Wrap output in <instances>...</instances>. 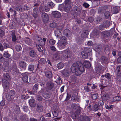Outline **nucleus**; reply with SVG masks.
<instances>
[{"instance_id":"nucleus-39","label":"nucleus","mask_w":121,"mask_h":121,"mask_svg":"<svg viewBox=\"0 0 121 121\" xmlns=\"http://www.w3.org/2000/svg\"><path fill=\"white\" fill-rule=\"evenodd\" d=\"M71 7H69L68 6H65L63 8L64 10V11L66 12L67 13H68L70 11V9Z\"/></svg>"},{"instance_id":"nucleus-40","label":"nucleus","mask_w":121,"mask_h":121,"mask_svg":"<svg viewBox=\"0 0 121 121\" xmlns=\"http://www.w3.org/2000/svg\"><path fill=\"white\" fill-rule=\"evenodd\" d=\"M47 85L48 88L49 89L51 90L53 88V84L52 83H48Z\"/></svg>"},{"instance_id":"nucleus-45","label":"nucleus","mask_w":121,"mask_h":121,"mask_svg":"<svg viewBox=\"0 0 121 121\" xmlns=\"http://www.w3.org/2000/svg\"><path fill=\"white\" fill-rule=\"evenodd\" d=\"M114 106V105H105V107L107 109H108V110L112 108Z\"/></svg>"},{"instance_id":"nucleus-37","label":"nucleus","mask_w":121,"mask_h":121,"mask_svg":"<svg viewBox=\"0 0 121 121\" xmlns=\"http://www.w3.org/2000/svg\"><path fill=\"white\" fill-rule=\"evenodd\" d=\"M121 99V98L119 96H116L114 97L113 98V100L114 102L118 101Z\"/></svg>"},{"instance_id":"nucleus-52","label":"nucleus","mask_w":121,"mask_h":121,"mask_svg":"<svg viewBox=\"0 0 121 121\" xmlns=\"http://www.w3.org/2000/svg\"><path fill=\"white\" fill-rule=\"evenodd\" d=\"M16 112L17 113H19L20 112V110L19 107L18 106L16 105L15 109Z\"/></svg>"},{"instance_id":"nucleus-38","label":"nucleus","mask_w":121,"mask_h":121,"mask_svg":"<svg viewBox=\"0 0 121 121\" xmlns=\"http://www.w3.org/2000/svg\"><path fill=\"white\" fill-rule=\"evenodd\" d=\"M4 79L6 80V81H8V80L10 78L9 74L7 73H6L5 74H4Z\"/></svg>"},{"instance_id":"nucleus-34","label":"nucleus","mask_w":121,"mask_h":121,"mask_svg":"<svg viewBox=\"0 0 121 121\" xmlns=\"http://www.w3.org/2000/svg\"><path fill=\"white\" fill-rule=\"evenodd\" d=\"M64 66V64L60 62L57 65V67L58 69H60L63 68Z\"/></svg>"},{"instance_id":"nucleus-53","label":"nucleus","mask_w":121,"mask_h":121,"mask_svg":"<svg viewBox=\"0 0 121 121\" xmlns=\"http://www.w3.org/2000/svg\"><path fill=\"white\" fill-rule=\"evenodd\" d=\"M4 31L0 29V36L1 37H2L4 35Z\"/></svg>"},{"instance_id":"nucleus-3","label":"nucleus","mask_w":121,"mask_h":121,"mask_svg":"<svg viewBox=\"0 0 121 121\" xmlns=\"http://www.w3.org/2000/svg\"><path fill=\"white\" fill-rule=\"evenodd\" d=\"M66 39V38L65 36H63L60 38L59 42L60 46L63 47L67 45V43Z\"/></svg>"},{"instance_id":"nucleus-13","label":"nucleus","mask_w":121,"mask_h":121,"mask_svg":"<svg viewBox=\"0 0 121 121\" xmlns=\"http://www.w3.org/2000/svg\"><path fill=\"white\" fill-rule=\"evenodd\" d=\"M29 103L30 107H31L34 108L36 105L35 100L34 99H30L29 100Z\"/></svg>"},{"instance_id":"nucleus-63","label":"nucleus","mask_w":121,"mask_h":121,"mask_svg":"<svg viewBox=\"0 0 121 121\" xmlns=\"http://www.w3.org/2000/svg\"><path fill=\"white\" fill-rule=\"evenodd\" d=\"M37 99L39 101H40L42 100V97L40 96L39 95L37 96Z\"/></svg>"},{"instance_id":"nucleus-28","label":"nucleus","mask_w":121,"mask_h":121,"mask_svg":"<svg viewBox=\"0 0 121 121\" xmlns=\"http://www.w3.org/2000/svg\"><path fill=\"white\" fill-rule=\"evenodd\" d=\"M83 64L85 67L87 68H90L91 66L90 63L87 61H85L84 62Z\"/></svg>"},{"instance_id":"nucleus-17","label":"nucleus","mask_w":121,"mask_h":121,"mask_svg":"<svg viewBox=\"0 0 121 121\" xmlns=\"http://www.w3.org/2000/svg\"><path fill=\"white\" fill-rule=\"evenodd\" d=\"M38 88V85L35 84L33 86V91H30V94H34L35 92H37V90Z\"/></svg>"},{"instance_id":"nucleus-25","label":"nucleus","mask_w":121,"mask_h":121,"mask_svg":"<svg viewBox=\"0 0 121 121\" xmlns=\"http://www.w3.org/2000/svg\"><path fill=\"white\" fill-rule=\"evenodd\" d=\"M11 32L12 33L11 35L12 36V41L15 42L17 39L15 35V31L14 30H13L11 31Z\"/></svg>"},{"instance_id":"nucleus-57","label":"nucleus","mask_w":121,"mask_h":121,"mask_svg":"<svg viewBox=\"0 0 121 121\" xmlns=\"http://www.w3.org/2000/svg\"><path fill=\"white\" fill-rule=\"evenodd\" d=\"M88 21L90 22H92L94 21V19L92 17H89L88 19Z\"/></svg>"},{"instance_id":"nucleus-44","label":"nucleus","mask_w":121,"mask_h":121,"mask_svg":"<svg viewBox=\"0 0 121 121\" xmlns=\"http://www.w3.org/2000/svg\"><path fill=\"white\" fill-rule=\"evenodd\" d=\"M103 98L104 100L108 99L109 98L108 95L107 94H104L103 95Z\"/></svg>"},{"instance_id":"nucleus-54","label":"nucleus","mask_w":121,"mask_h":121,"mask_svg":"<svg viewBox=\"0 0 121 121\" xmlns=\"http://www.w3.org/2000/svg\"><path fill=\"white\" fill-rule=\"evenodd\" d=\"M39 62L41 64H43L45 62V60L44 58H42L39 60Z\"/></svg>"},{"instance_id":"nucleus-42","label":"nucleus","mask_w":121,"mask_h":121,"mask_svg":"<svg viewBox=\"0 0 121 121\" xmlns=\"http://www.w3.org/2000/svg\"><path fill=\"white\" fill-rule=\"evenodd\" d=\"M22 48L21 46L19 45H17L16 46V50L19 52L22 49Z\"/></svg>"},{"instance_id":"nucleus-8","label":"nucleus","mask_w":121,"mask_h":121,"mask_svg":"<svg viewBox=\"0 0 121 121\" xmlns=\"http://www.w3.org/2000/svg\"><path fill=\"white\" fill-rule=\"evenodd\" d=\"M28 74V73L27 72L23 73H22L21 75L22 76V80L24 82H27Z\"/></svg>"},{"instance_id":"nucleus-32","label":"nucleus","mask_w":121,"mask_h":121,"mask_svg":"<svg viewBox=\"0 0 121 121\" xmlns=\"http://www.w3.org/2000/svg\"><path fill=\"white\" fill-rule=\"evenodd\" d=\"M34 69V66L32 65H30L28 66V70L30 71H32Z\"/></svg>"},{"instance_id":"nucleus-26","label":"nucleus","mask_w":121,"mask_h":121,"mask_svg":"<svg viewBox=\"0 0 121 121\" xmlns=\"http://www.w3.org/2000/svg\"><path fill=\"white\" fill-rule=\"evenodd\" d=\"M52 73L50 71H47L45 72V75L48 78L52 77Z\"/></svg>"},{"instance_id":"nucleus-36","label":"nucleus","mask_w":121,"mask_h":121,"mask_svg":"<svg viewBox=\"0 0 121 121\" xmlns=\"http://www.w3.org/2000/svg\"><path fill=\"white\" fill-rule=\"evenodd\" d=\"M118 55L120 57L117 59V61L119 63H121V51L118 52Z\"/></svg>"},{"instance_id":"nucleus-35","label":"nucleus","mask_w":121,"mask_h":121,"mask_svg":"<svg viewBox=\"0 0 121 121\" xmlns=\"http://www.w3.org/2000/svg\"><path fill=\"white\" fill-rule=\"evenodd\" d=\"M110 15V13L108 11H106L105 12L104 14L105 17L106 18H108Z\"/></svg>"},{"instance_id":"nucleus-6","label":"nucleus","mask_w":121,"mask_h":121,"mask_svg":"<svg viewBox=\"0 0 121 121\" xmlns=\"http://www.w3.org/2000/svg\"><path fill=\"white\" fill-rule=\"evenodd\" d=\"M69 50L66 49L65 50L60 52L61 55L63 56L64 58H68L69 57L68 55Z\"/></svg>"},{"instance_id":"nucleus-2","label":"nucleus","mask_w":121,"mask_h":121,"mask_svg":"<svg viewBox=\"0 0 121 121\" xmlns=\"http://www.w3.org/2000/svg\"><path fill=\"white\" fill-rule=\"evenodd\" d=\"M91 48H85L82 52V55L83 58H86L88 57L89 53L91 52Z\"/></svg>"},{"instance_id":"nucleus-21","label":"nucleus","mask_w":121,"mask_h":121,"mask_svg":"<svg viewBox=\"0 0 121 121\" xmlns=\"http://www.w3.org/2000/svg\"><path fill=\"white\" fill-rule=\"evenodd\" d=\"M108 60V59L106 56H103L101 57L100 61L102 64L106 63L107 62Z\"/></svg>"},{"instance_id":"nucleus-43","label":"nucleus","mask_w":121,"mask_h":121,"mask_svg":"<svg viewBox=\"0 0 121 121\" xmlns=\"http://www.w3.org/2000/svg\"><path fill=\"white\" fill-rule=\"evenodd\" d=\"M36 47L39 52H41L43 51V50L41 49V48L42 47L40 45L37 44L36 45Z\"/></svg>"},{"instance_id":"nucleus-59","label":"nucleus","mask_w":121,"mask_h":121,"mask_svg":"<svg viewBox=\"0 0 121 121\" xmlns=\"http://www.w3.org/2000/svg\"><path fill=\"white\" fill-rule=\"evenodd\" d=\"M58 111L57 110H54L53 113V116L55 117H57L58 115Z\"/></svg>"},{"instance_id":"nucleus-24","label":"nucleus","mask_w":121,"mask_h":121,"mask_svg":"<svg viewBox=\"0 0 121 121\" xmlns=\"http://www.w3.org/2000/svg\"><path fill=\"white\" fill-rule=\"evenodd\" d=\"M111 7L110 6H108L102 7L100 8V12L102 13H103L105 10L111 8Z\"/></svg>"},{"instance_id":"nucleus-64","label":"nucleus","mask_w":121,"mask_h":121,"mask_svg":"<svg viewBox=\"0 0 121 121\" xmlns=\"http://www.w3.org/2000/svg\"><path fill=\"white\" fill-rule=\"evenodd\" d=\"M3 45L4 48L5 49L7 48H9V45L6 43H4L3 44Z\"/></svg>"},{"instance_id":"nucleus-23","label":"nucleus","mask_w":121,"mask_h":121,"mask_svg":"<svg viewBox=\"0 0 121 121\" xmlns=\"http://www.w3.org/2000/svg\"><path fill=\"white\" fill-rule=\"evenodd\" d=\"M111 12H113V13H117L119 12V10L116 7H113L112 8L111 7Z\"/></svg>"},{"instance_id":"nucleus-18","label":"nucleus","mask_w":121,"mask_h":121,"mask_svg":"<svg viewBox=\"0 0 121 121\" xmlns=\"http://www.w3.org/2000/svg\"><path fill=\"white\" fill-rule=\"evenodd\" d=\"M64 34L67 36L70 37L71 35V32L69 29H66L64 30Z\"/></svg>"},{"instance_id":"nucleus-46","label":"nucleus","mask_w":121,"mask_h":121,"mask_svg":"<svg viewBox=\"0 0 121 121\" xmlns=\"http://www.w3.org/2000/svg\"><path fill=\"white\" fill-rule=\"evenodd\" d=\"M95 50L97 52H99L102 51V49L100 47L97 46L95 48Z\"/></svg>"},{"instance_id":"nucleus-61","label":"nucleus","mask_w":121,"mask_h":121,"mask_svg":"<svg viewBox=\"0 0 121 121\" xmlns=\"http://www.w3.org/2000/svg\"><path fill=\"white\" fill-rule=\"evenodd\" d=\"M87 44L88 46H91L93 45V43L92 41H89L88 42Z\"/></svg>"},{"instance_id":"nucleus-29","label":"nucleus","mask_w":121,"mask_h":121,"mask_svg":"<svg viewBox=\"0 0 121 121\" xmlns=\"http://www.w3.org/2000/svg\"><path fill=\"white\" fill-rule=\"evenodd\" d=\"M65 6H68L69 7H71V2L69 0H65Z\"/></svg>"},{"instance_id":"nucleus-22","label":"nucleus","mask_w":121,"mask_h":121,"mask_svg":"<svg viewBox=\"0 0 121 121\" xmlns=\"http://www.w3.org/2000/svg\"><path fill=\"white\" fill-rule=\"evenodd\" d=\"M61 16L60 13L57 11L53 12V17L56 18H60Z\"/></svg>"},{"instance_id":"nucleus-30","label":"nucleus","mask_w":121,"mask_h":121,"mask_svg":"<svg viewBox=\"0 0 121 121\" xmlns=\"http://www.w3.org/2000/svg\"><path fill=\"white\" fill-rule=\"evenodd\" d=\"M4 87L6 89H8L9 88V84L8 81L3 83Z\"/></svg>"},{"instance_id":"nucleus-14","label":"nucleus","mask_w":121,"mask_h":121,"mask_svg":"<svg viewBox=\"0 0 121 121\" xmlns=\"http://www.w3.org/2000/svg\"><path fill=\"white\" fill-rule=\"evenodd\" d=\"M74 10L76 13L77 15H80L81 13L82 10L81 8L76 6L75 7Z\"/></svg>"},{"instance_id":"nucleus-31","label":"nucleus","mask_w":121,"mask_h":121,"mask_svg":"<svg viewBox=\"0 0 121 121\" xmlns=\"http://www.w3.org/2000/svg\"><path fill=\"white\" fill-rule=\"evenodd\" d=\"M8 51H5L3 54V56L6 58H9L11 56V55L9 53Z\"/></svg>"},{"instance_id":"nucleus-51","label":"nucleus","mask_w":121,"mask_h":121,"mask_svg":"<svg viewBox=\"0 0 121 121\" xmlns=\"http://www.w3.org/2000/svg\"><path fill=\"white\" fill-rule=\"evenodd\" d=\"M93 109L95 111H97L99 109V106L97 104L93 106Z\"/></svg>"},{"instance_id":"nucleus-56","label":"nucleus","mask_w":121,"mask_h":121,"mask_svg":"<svg viewBox=\"0 0 121 121\" xmlns=\"http://www.w3.org/2000/svg\"><path fill=\"white\" fill-rule=\"evenodd\" d=\"M43 10L45 12H47L49 10V9L47 6H44L43 8Z\"/></svg>"},{"instance_id":"nucleus-15","label":"nucleus","mask_w":121,"mask_h":121,"mask_svg":"<svg viewBox=\"0 0 121 121\" xmlns=\"http://www.w3.org/2000/svg\"><path fill=\"white\" fill-rule=\"evenodd\" d=\"M110 32L104 31L101 33L102 36L104 37L107 38L110 36L111 33Z\"/></svg>"},{"instance_id":"nucleus-7","label":"nucleus","mask_w":121,"mask_h":121,"mask_svg":"<svg viewBox=\"0 0 121 121\" xmlns=\"http://www.w3.org/2000/svg\"><path fill=\"white\" fill-rule=\"evenodd\" d=\"M102 67V66L100 64H97L95 68V71L98 73H99L101 72Z\"/></svg>"},{"instance_id":"nucleus-41","label":"nucleus","mask_w":121,"mask_h":121,"mask_svg":"<svg viewBox=\"0 0 121 121\" xmlns=\"http://www.w3.org/2000/svg\"><path fill=\"white\" fill-rule=\"evenodd\" d=\"M110 22L108 21H106L103 24L105 27L106 28L109 26L110 25Z\"/></svg>"},{"instance_id":"nucleus-4","label":"nucleus","mask_w":121,"mask_h":121,"mask_svg":"<svg viewBox=\"0 0 121 121\" xmlns=\"http://www.w3.org/2000/svg\"><path fill=\"white\" fill-rule=\"evenodd\" d=\"M16 94V92L14 90H11L9 91V95L7 97V99L9 100H11L13 99Z\"/></svg>"},{"instance_id":"nucleus-12","label":"nucleus","mask_w":121,"mask_h":121,"mask_svg":"<svg viewBox=\"0 0 121 121\" xmlns=\"http://www.w3.org/2000/svg\"><path fill=\"white\" fill-rule=\"evenodd\" d=\"M55 79V81L58 84H60L62 83V81L58 75H55L54 77Z\"/></svg>"},{"instance_id":"nucleus-9","label":"nucleus","mask_w":121,"mask_h":121,"mask_svg":"<svg viewBox=\"0 0 121 121\" xmlns=\"http://www.w3.org/2000/svg\"><path fill=\"white\" fill-rule=\"evenodd\" d=\"M70 73V70L69 69H65L62 72L63 74L65 76L67 77L69 76Z\"/></svg>"},{"instance_id":"nucleus-50","label":"nucleus","mask_w":121,"mask_h":121,"mask_svg":"<svg viewBox=\"0 0 121 121\" xmlns=\"http://www.w3.org/2000/svg\"><path fill=\"white\" fill-rule=\"evenodd\" d=\"M98 29L100 30H103L105 28L103 24L101 25H99L98 27Z\"/></svg>"},{"instance_id":"nucleus-1","label":"nucleus","mask_w":121,"mask_h":121,"mask_svg":"<svg viewBox=\"0 0 121 121\" xmlns=\"http://www.w3.org/2000/svg\"><path fill=\"white\" fill-rule=\"evenodd\" d=\"M71 69L72 72L75 73L77 76L80 75L85 71L82 63L79 61L73 63L71 67Z\"/></svg>"},{"instance_id":"nucleus-20","label":"nucleus","mask_w":121,"mask_h":121,"mask_svg":"<svg viewBox=\"0 0 121 121\" xmlns=\"http://www.w3.org/2000/svg\"><path fill=\"white\" fill-rule=\"evenodd\" d=\"M19 66L24 70L26 69V63L24 61H22L20 62L19 64Z\"/></svg>"},{"instance_id":"nucleus-33","label":"nucleus","mask_w":121,"mask_h":121,"mask_svg":"<svg viewBox=\"0 0 121 121\" xmlns=\"http://www.w3.org/2000/svg\"><path fill=\"white\" fill-rule=\"evenodd\" d=\"M29 9V8L26 5H24V6H22L21 9H19V10H21V11H22L26 10H28Z\"/></svg>"},{"instance_id":"nucleus-10","label":"nucleus","mask_w":121,"mask_h":121,"mask_svg":"<svg viewBox=\"0 0 121 121\" xmlns=\"http://www.w3.org/2000/svg\"><path fill=\"white\" fill-rule=\"evenodd\" d=\"M42 17L43 22H46L48 20V14L45 13H42Z\"/></svg>"},{"instance_id":"nucleus-49","label":"nucleus","mask_w":121,"mask_h":121,"mask_svg":"<svg viewBox=\"0 0 121 121\" xmlns=\"http://www.w3.org/2000/svg\"><path fill=\"white\" fill-rule=\"evenodd\" d=\"M98 94H93L91 95V98L92 99H97Z\"/></svg>"},{"instance_id":"nucleus-48","label":"nucleus","mask_w":121,"mask_h":121,"mask_svg":"<svg viewBox=\"0 0 121 121\" xmlns=\"http://www.w3.org/2000/svg\"><path fill=\"white\" fill-rule=\"evenodd\" d=\"M116 70L118 73H121V66L119 65L117 67Z\"/></svg>"},{"instance_id":"nucleus-11","label":"nucleus","mask_w":121,"mask_h":121,"mask_svg":"<svg viewBox=\"0 0 121 121\" xmlns=\"http://www.w3.org/2000/svg\"><path fill=\"white\" fill-rule=\"evenodd\" d=\"M79 119L80 121H90V118L87 116H81Z\"/></svg>"},{"instance_id":"nucleus-47","label":"nucleus","mask_w":121,"mask_h":121,"mask_svg":"<svg viewBox=\"0 0 121 121\" xmlns=\"http://www.w3.org/2000/svg\"><path fill=\"white\" fill-rule=\"evenodd\" d=\"M105 77L108 79H110L111 78L110 75L109 73H106L105 75Z\"/></svg>"},{"instance_id":"nucleus-55","label":"nucleus","mask_w":121,"mask_h":121,"mask_svg":"<svg viewBox=\"0 0 121 121\" xmlns=\"http://www.w3.org/2000/svg\"><path fill=\"white\" fill-rule=\"evenodd\" d=\"M72 117L73 119H76L78 118L79 116L78 115L73 114H72Z\"/></svg>"},{"instance_id":"nucleus-62","label":"nucleus","mask_w":121,"mask_h":121,"mask_svg":"<svg viewBox=\"0 0 121 121\" xmlns=\"http://www.w3.org/2000/svg\"><path fill=\"white\" fill-rule=\"evenodd\" d=\"M83 6L86 8H87L89 7V5L88 4L85 3L83 4Z\"/></svg>"},{"instance_id":"nucleus-60","label":"nucleus","mask_w":121,"mask_h":121,"mask_svg":"<svg viewBox=\"0 0 121 121\" xmlns=\"http://www.w3.org/2000/svg\"><path fill=\"white\" fill-rule=\"evenodd\" d=\"M98 104L99 105L102 106L104 104V103L103 101L100 100L98 102Z\"/></svg>"},{"instance_id":"nucleus-19","label":"nucleus","mask_w":121,"mask_h":121,"mask_svg":"<svg viewBox=\"0 0 121 121\" xmlns=\"http://www.w3.org/2000/svg\"><path fill=\"white\" fill-rule=\"evenodd\" d=\"M29 54L30 56L32 57H35L37 55L36 51L33 49H30V50Z\"/></svg>"},{"instance_id":"nucleus-27","label":"nucleus","mask_w":121,"mask_h":121,"mask_svg":"<svg viewBox=\"0 0 121 121\" xmlns=\"http://www.w3.org/2000/svg\"><path fill=\"white\" fill-rule=\"evenodd\" d=\"M55 36L58 38H60L61 36V33L60 31L58 30H56L54 32Z\"/></svg>"},{"instance_id":"nucleus-5","label":"nucleus","mask_w":121,"mask_h":121,"mask_svg":"<svg viewBox=\"0 0 121 121\" xmlns=\"http://www.w3.org/2000/svg\"><path fill=\"white\" fill-rule=\"evenodd\" d=\"M71 107L72 108L74 109H77L78 110L79 113H80V110L82 108L80 107L79 104H73L71 105Z\"/></svg>"},{"instance_id":"nucleus-58","label":"nucleus","mask_w":121,"mask_h":121,"mask_svg":"<svg viewBox=\"0 0 121 121\" xmlns=\"http://www.w3.org/2000/svg\"><path fill=\"white\" fill-rule=\"evenodd\" d=\"M54 57L55 59H62V58H60L59 57V54H57V56L56 55H55L54 56Z\"/></svg>"},{"instance_id":"nucleus-16","label":"nucleus","mask_w":121,"mask_h":121,"mask_svg":"<svg viewBox=\"0 0 121 121\" xmlns=\"http://www.w3.org/2000/svg\"><path fill=\"white\" fill-rule=\"evenodd\" d=\"M36 107V110L37 112L40 113L42 112L43 111V107L41 105L37 104V105Z\"/></svg>"}]
</instances>
